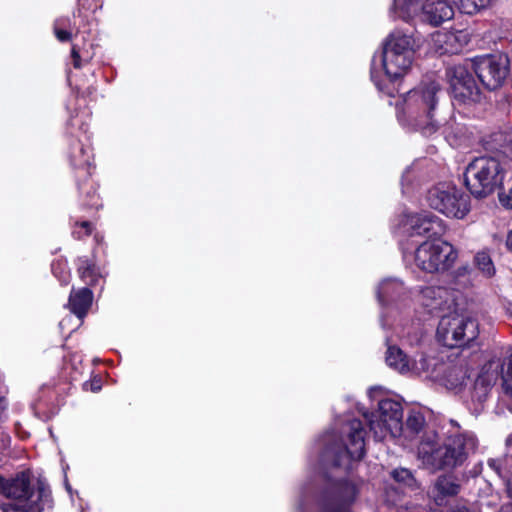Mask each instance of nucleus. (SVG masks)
I'll list each match as a JSON object with an SVG mask.
<instances>
[{
	"label": "nucleus",
	"mask_w": 512,
	"mask_h": 512,
	"mask_svg": "<svg viewBox=\"0 0 512 512\" xmlns=\"http://www.w3.org/2000/svg\"><path fill=\"white\" fill-rule=\"evenodd\" d=\"M507 493L509 497L512 499V484L510 483L507 485ZM499 512H512V502L503 505Z\"/></svg>",
	"instance_id": "obj_29"
},
{
	"label": "nucleus",
	"mask_w": 512,
	"mask_h": 512,
	"mask_svg": "<svg viewBox=\"0 0 512 512\" xmlns=\"http://www.w3.org/2000/svg\"><path fill=\"white\" fill-rule=\"evenodd\" d=\"M466 30L437 31L431 35V47L439 54H457L469 43Z\"/></svg>",
	"instance_id": "obj_13"
},
{
	"label": "nucleus",
	"mask_w": 512,
	"mask_h": 512,
	"mask_svg": "<svg viewBox=\"0 0 512 512\" xmlns=\"http://www.w3.org/2000/svg\"><path fill=\"white\" fill-rule=\"evenodd\" d=\"M350 433L345 448V456L350 460H360L365 453L364 430L361 421L350 422Z\"/></svg>",
	"instance_id": "obj_15"
},
{
	"label": "nucleus",
	"mask_w": 512,
	"mask_h": 512,
	"mask_svg": "<svg viewBox=\"0 0 512 512\" xmlns=\"http://www.w3.org/2000/svg\"><path fill=\"white\" fill-rule=\"evenodd\" d=\"M377 419L369 420V426L374 436L382 440L388 435L396 437L402 431L403 410L399 402L384 399L379 402Z\"/></svg>",
	"instance_id": "obj_10"
},
{
	"label": "nucleus",
	"mask_w": 512,
	"mask_h": 512,
	"mask_svg": "<svg viewBox=\"0 0 512 512\" xmlns=\"http://www.w3.org/2000/svg\"><path fill=\"white\" fill-rule=\"evenodd\" d=\"M336 464H337V465H342V464H344L343 459H342V456L337 460V463H336Z\"/></svg>",
	"instance_id": "obj_34"
},
{
	"label": "nucleus",
	"mask_w": 512,
	"mask_h": 512,
	"mask_svg": "<svg viewBox=\"0 0 512 512\" xmlns=\"http://www.w3.org/2000/svg\"><path fill=\"white\" fill-rule=\"evenodd\" d=\"M453 97L460 103H476L481 98V92L476 84L468 64H457L446 71Z\"/></svg>",
	"instance_id": "obj_11"
},
{
	"label": "nucleus",
	"mask_w": 512,
	"mask_h": 512,
	"mask_svg": "<svg viewBox=\"0 0 512 512\" xmlns=\"http://www.w3.org/2000/svg\"><path fill=\"white\" fill-rule=\"evenodd\" d=\"M80 277L89 285H94L97 281L96 268L88 259H81L78 267Z\"/></svg>",
	"instance_id": "obj_24"
},
{
	"label": "nucleus",
	"mask_w": 512,
	"mask_h": 512,
	"mask_svg": "<svg viewBox=\"0 0 512 512\" xmlns=\"http://www.w3.org/2000/svg\"><path fill=\"white\" fill-rule=\"evenodd\" d=\"M466 378V370L460 366H453L449 368L445 375L446 384L451 388H456L462 385Z\"/></svg>",
	"instance_id": "obj_23"
},
{
	"label": "nucleus",
	"mask_w": 512,
	"mask_h": 512,
	"mask_svg": "<svg viewBox=\"0 0 512 512\" xmlns=\"http://www.w3.org/2000/svg\"><path fill=\"white\" fill-rule=\"evenodd\" d=\"M92 299V292L88 288H82L70 294L69 307L75 315L83 318L92 304Z\"/></svg>",
	"instance_id": "obj_19"
},
{
	"label": "nucleus",
	"mask_w": 512,
	"mask_h": 512,
	"mask_svg": "<svg viewBox=\"0 0 512 512\" xmlns=\"http://www.w3.org/2000/svg\"><path fill=\"white\" fill-rule=\"evenodd\" d=\"M439 91V85L432 81L418 90H413L408 93V103L419 104L423 115L419 116L416 120V125L424 134H431L439 126V122L435 119L434 110L437 103L436 94Z\"/></svg>",
	"instance_id": "obj_9"
},
{
	"label": "nucleus",
	"mask_w": 512,
	"mask_h": 512,
	"mask_svg": "<svg viewBox=\"0 0 512 512\" xmlns=\"http://www.w3.org/2000/svg\"><path fill=\"white\" fill-rule=\"evenodd\" d=\"M386 362L390 367L398 370L401 373H405L410 371L411 369H415L417 371H426V359L421 358L420 367L415 363V366H410V361L407 356L402 352L398 347L392 346L389 347L386 354Z\"/></svg>",
	"instance_id": "obj_17"
},
{
	"label": "nucleus",
	"mask_w": 512,
	"mask_h": 512,
	"mask_svg": "<svg viewBox=\"0 0 512 512\" xmlns=\"http://www.w3.org/2000/svg\"><path fill=\"white\" fill-rule=\"evenodd\" d=\"M422 303L431 311H444L454 305L453 291L440 286H429L421 291Z\"/></svg>",
	"instance_id": "obj_14"
},
{
	"label": "nucleus",
	"mask_w": 512,
	"mask_h": 512,
	"mask_svg": "<svg viewBox=\"0 0 512 512\" xmlns=\"http://www.w3.org/2000/svg\"><path fill=\"white\" fill-rule=\"evenodd\" d=\"M403 289V284L397 280H387L381 283L378 290V299L383 302L385 298H393Z\"/></svg>",
	"instance_id": "obj_22"
},
{
	"label": "nucleus",
	"mask_w": 512,
	"mask_h": 512,
	"mask_svg": "<svg viewBox=\"0 0 512 512\" xmlns=\"http://www.w3.org/2000/svg\"><path fill=\"white\" fill-rule=\"evenodd\" d=\"M479 335V324L471 316L449 315L439 321L437 338L443 345L453 348L468 345Z\"/></svg>",
	"instance_id": "obj_5"
},
{
	"label": "nucleus",
	"mask_w": 512,
	"mask_h": 512,
	"mask_svg": "<svg viewBox=\"0 0 512 512\" xmlns=\"http://www.w3.org/2000/svg\"><path fill=\"white\" fill-rule=\"evenodd\" d=\"M63 25H65L63 19H57L54 22L55 36L61 42L69 41L72 37V34L69 31H66L61 28V26H63Z\"/></svg>",
	"instance_id": "obj_27"
},
{
	"label": "nucleus",
	"mask_w": 512,
	"mask_h": 512,
	"mask_svg": "<svg viewBox=\"0 0 512 512\" xmlns=\"http://www.w3.org/2000/svg\"><path fill=\"white\" fill-rule=\"evenodd\" d=\"M71 55H72V58H73V65L75 68H80L81 67V63H80V55H79V52L78 50L76 49L75 46H73L72 48V51H71Z\"/></svg>",
	"instance_id": "obj_30"
},
{
	"label": "nucleus",
	"mask_w": 512,
	"mask_h": 512,
	"mask_svg": "<svg viewBox=\"0 0 512 512\" xmlns=\"http://www.w3.org/2000/svg\"><path fill=\"white\" fill-rule=\"evenodd\" d=\"M451 428L443 445L437 442L434 433L427 434L418 446V458L432 470L453 469L461 465L477 447V439L469 431L461 430L459 424L450 420Z\"/></svg>",
	"instance_id": "obj_2"
},
{
	"label": "nucleus",
	"mask_w": 512,
	"mask_h": 512,
	"mask_svg": "<svg viewBox=\"0 0 512 512\" xmlns=\"http://www.w3.org/2000/svg\"><path fill=\"white\" fill-rule=\"evenodd\" d=\"M500 203L509 209H512V186L507 191L499 193Z\"/></svg>",
	"instance_id": "obj_28"
},
{
	"label": "nucleus",
	"mask_w": 512,
	"mask_h": 512,
	"mask_svg": "<svg viewBox=\"0 0 512 512\" xmlns=\"http://www.w3.org/2000/svg\"><path fill=\"white\" fill-rule=\"evenodd\" d=\"M474 264L480 273L486 278H491L496 273L494 263L487 251L483 250L476 253L474 257Z\"/></svg>",
	"instance_id": "obj_21"
},
{
	"label": "nucleus",
	"mask_w": 512,
	"mask_h": 512,
	"mask_svg": "<svg viewBox=\"0 0 512 512\" xmlns=\"http://www.w3.org/2000/svg\"><path fill=\"white\" fill-rule=\"evenodd\" d=\"M506 247L510 252H512V230L507 234Z\"/></svg>",
	"instance_id": "obj_31"
},
{
	"label": "nucleus",
	"mask_w": 512,
	"mask_h": 512,
	"mask_svg": "<svg viewBox=\"0 0 512 512\" xmlns=\"http://www.w3.org/2000/svg\"><path fill=\"white\" fill-rule=\"evenodd\" d=\"M414 39L401 32H393L383 46L382 62L385 73L391 79L403 76L414 60Z\"/></svg>",
	"instance_id": "obj_4"
},
{
	"label": "nucleus",
	"mask_w": 512,
	"mask_h": 512,
	"mask_svg": "<svg viewBox=\"0 0 512 512\" xmlns=\"http://www.w3.org/2000/svg\"><path fill=\"white\" fill-rule=\"evenodd\" d=\"M4 494L11 500L2 504L3 512H41L38 500L41 492L34 493L30 481L24 474L12 479L3 486Z\"/></svg>",
	"instance_id": "obj_7"
},
{
	"label": "nucleus",
	"mask_w": 512,
	"mask_h": 512,
	"mask_svg": "<svg viewBox=\"0 0 512 512\" xmlns=\"http://www.w3.org/2000/svg\"><path fill=\"white\" fill-rule=\"evenodd\" d=\"M403 227L410 236L426 235L429 238L415 250L414 261L419 269L427 273H441L454 265L458 252L453 245L439 239L446 228L438 217L430 214L409 215Z\"/></svg>",
	"instance_id": "obj_1"
},
{
	"label": "nucleus",
	"mask_w": 512,
	"mask_h": 512,
	"mask_svg": "<svg viewBox=\"0 0 512 512\" xmlns=\"http://www.w3.org/2000/svg\"><path fill=\"white\" fill-rule=\"evenodd\" d=\"M493 366L499 369L504 393L512 397V350H507L501 359L491 361L489 367Z\"/></svg>",
	"instance_id": "obj_18"
},
{
	"label": "nucleus",
	"mask_w": 512,
	"mask_h": 512,
	"mask_svg": "<svg viewBox=\"0 0 512 512\" xmlns=\"http://www.w3.org/2000/svg\"><path fill=\"white\" fill-rule=\"evenodd\" d=\"M474 72L489 90L501 87L509 73V62L505 57L487 56L475 62Z\"/></svg>",
	"instance_id": "obj_12"
},
{
	"label": "nucleus",
	"mask_w": 512,
	"mask_h": 512,
	"mask_svg": "<svg viewBox=\"0 0 512 512\" xmlns=\"http://www.w3.org/2000/svg\"><path fill=\"white\" fill-rule=\"evenodd\" d=\"M465 184L476 198H485L498 189L504 179V170L494 157L475 158L465 170Z\"/></svg>",
	"instance_id": "obj_3"
},
{
	"label": "nucleus",
	"mask_w": 512,
	"mask_h": 512,
	"mask_svg": "<svg viewBox=\"0 0 512 512\" xmlns=\"http://www.w3.org/2000/svg\"><path fill=\"white\" fill-rule=\"evenodd\" d=\"M393 478L398 481L402 482L406 485L411 486L414 483V478L411 474V472L407 469H397L392 472Z\"/></svg>",
	"instance_id": "obj_26"
},
{
	"label": "nucleus",
	"mask_w": 512,
	"mask_h": 512,
	"mask_svg": "<svg viewBox=\"0 0 512 512\" xmlns=\"http://www.w3.org/2000/svg\"><path fill=\"white\" fill-rule=\"evenodd\" d=\"M490 0H426L420 11L423 21L437 26L454 16V6L466 13L473 14L486 7Z\"/></svg>",
	"instance_id": "obj_8"
},
{
	"label": "nucleus",
	"mask_w": 512,
	"mask_h": 512,
	"mask_svg": "<svg viewBox=\"0 0 512 512\" xmlns=\"http://www.w3.org/2000/svg\"><path fill=\"white\" fill-rule=\"evenodd\" d=\"M453 512H468V509L465 507L459 508L457 510H454Z\"/></svg>",
	"instance_id": "obj_33"
},
{
	"label": "nucleus",
	"mask_w": 512,
	"mask_h": 512,
	"mask_svg": "<svg viewBox=\"0 0 512 512\" xmlns=\"http://www.w3.org/2000/svg\"><path fill=\"white\" fill-rule=\"evenodd\" d=\"M429 206L448 217L463 218L470 209L469 198L455 186L440 184L429 190Z\"/></svg>",
	"instance_id": "obj_6"
},
{
	"label": "nucleus",
	"mask_w": 512,
	"mask_h": 512,
	"mask_svg": "<svg viewBox=\"0 0 512 512\" xmlns=\"http://www.w3.org/2000/svg\"><path fill=\"white\" fill-rule=\"evenodd\" d=\"M425 417L422 412L412 410L406 420V427L413 433H419L425 426Z\"/></svg>",
	"instance_id": "obj_25"
},
{
	"label": "nucleus",
	"mask_w": 512,
	"mask_h": 512,
	"mask_svg": "<svg viewBox=\"0 0 512 512\" xmlns=\"http://www.w3.org/2000/svg\"><path fill=\"white\" fill-rule=\"evenodd\" d=\"M459 491L460 485L453 476L442 475L436 479L430 495L437 505H443L447 497L455 496Z\"/></svg>",
	"instance_id": "obj_16"
},
{
	"label": "nucleus",
	"mask_w": 512,
	"mask_h": 512,
	"mask_svg": "<svg viewBox=\"0 0 512 512\" xmlns=\"http://www.w3.org/2000/svg\"><path fill=\"white\" fill-rule=\"evenodd\" d=\"M2 408V399H0V409Z\"/></svg>",
	"instance_id": "obj_35"
},
{
	"label": "nucleus",
	"mask_w": 512,
	"mask_h": 512,
	"mask_svg": "<svg viewBox=\"0 0 512 512\" xmlns=\"http://www.w3.org/2000/svg\"><path fill=\"white\" fill-rule=\"evenodd\" d=\"M82 227L86 228L87 229V234H90L91 230H90V223L89 222H83L82 224Z\"/></svg>",
	"instance_id": "obj_32"
},
{
	"label": "nucleus",
	"mask_w": 512,
	"mask_h": 512,
	"mask_svg": "<svg viewBox=\"0 0 512 512\" xmlns=\"http://www.w3.org/2000/svg\"><path fill=\"white\" fill-rule=\"evenodd\" d=\"M426 0H395L394 8L398 16L408 19L420 14Z\"/></svg>",
	"instance_id": "obj_20"
}]
</instances>
